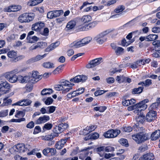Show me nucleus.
<instances>
[{
  "mask_svg": "<svg viewBox=\"0 0 160 160\" xmlns=\"http://www.w3.org/2000/svg\"><path fill=\"white\" fill-rule=\"evenodd\" d=\"M110 32V31L108 30L103 31L96 36L93 40L98 44H101L106 41V38L105 36Z\"/></svg>",
  "mask_w": 160,
  "mask_h": 160,
  "instance_id": "1",
  "label": "nucleus"
},
{
  "mask_svg": "<svg viewBox=\"0 0 160 160\" xmlns=\"http://www.w3.org/2000/svg\"><path fill=\"white\" fill-rule=\"evenodd\" d=\"M132 139L137 143H139L147 140L148 139L147 134L140 132L136 135H132Z\"/></svg>",
  "mask_w": 160,
  "mask_h": 160,
  "instance_id": "2",
  "label": "nucleus"
},
{
  "mask_svg": "<svg viewBox=\"0 0 160 160\" xmlns=\"http://www.w3.org/2000/svg\"><path fill=\"white\" fill-rule=\"evenodd\" d=\"M34 17V15L33 13L28 14L23 13L18 18L19 21L21 22H29L32 20Z\"/></svg>",
  "mask_w": 160,
  "mask_h": 160,
  "instance_id": "3",
  "label": "nucleus"
},
{
  "mask_svg": "<svg viewBox=\"0 0 160 160\" xmlns=\"http://www.w3.org/2000/svg\"><path fill=\"white\" fill-rule=\"evenodd\" d=\"M120 133V131L118 129H111L105 132L103 136L106 138H112L116 137Z\"/></svg>",
  "mask_w": 160,
  "mask_h": 160,
  "instance_id": "4",
  "label": "nucleus"
},
{
  "mask_svg": "<svg viewBox=\"0 0 160 160\" xmlns=\"http://www.w3.org/2000/svg\"><path fill=\"white\" fill-rule=\"evenodd\" d=\"M22 8L21 5H12L4 8L3 10L6 12H16L21 10Z\"/></svg>",
  "mask_w": 160,
  "mask_h": 160,
  "instance_id": "5",
  "label": "nucleus"
},
{
  "mask_svg": "<svg viewBox=\"0 0 160 160\" xmlns=\"http://www.w3.org/2000/svg\"><path fill=\"white\" fill-rule=\"evenodd\" d=\"M42 78V76L40 75L37 71L32 72V77L30 78V82L32 83L36 82Z\"/></svg>",
  "mask_w": 160,
  "mask_h": 160,
  "instance_id": "6",
  "label": "nucleus"
},
{
  "mask_svg": "<svg viewBox=\"0 0 160 160\" xmlns=\"http://www.w3.org/2000/svg\"><path fill=\"white\" fill-rule=\"evenodd\" d=\"M102 62V58H97L90 61L86 67L88 68H92L99 65Z\"/></svg>",
  "mask_w": 160,
  "mask_h": 160,
  "instance_id": "7",
  "label": "nucleus"
},
{
  "mask_svg": "<svg viewBox=\"0 0 160 160\" xmlns=\"http://www.w3.org/2000/svg\"><path fill=\"white\" fill-rule=\"evenodd\" d=\"M138 115L136 116V120L138 123L136 124L135 125L137 128H139V125L142 124V122H143L144 119V115L143 114V113L141 112V111L139 112L138 113H135Z\"/></svg>",
  "mask_w": 160,
  "mask_h": 160,
  "instance_id": "8",
  "label": "nucleus"
},
{
  "mask_svg": "<svg viewBox=\"0 0 160 160\" xmlns=\"http://www.w3.org/2000/svg\"><path fill=\"white\" fill-rule=\"evenodd\" d=\"M148 102V99H145L142 101L138 103V106L139 108V109L136 110L134 111V113H137L146 109L147 108V105L145 104L146 103Z\"/></svg>",
  "mask_w": 160,
  "mask_h": 160,
  "instance_id": "9",
  "label": "nucleus"
},
{
  "mask_svg": "<svg viewBox=\"0 0 160 160\" xmlns=\"http://www.w3.org/2000/svg\"><path fill=\"white\" fill-rule=\"evenodd\" d=\"M87 77L83 75H78L73 78H71L70 81L71 82L74 83H78L80 82L85 81L87 79Z\"/></svg>",
  "mask_w": 160,
  "mask_h": 160,
  "instance_id": "10",
  "label": "nucleus"
},
{
  "mask_svg": "<svg viewBox=\"0 0 160 160\" xmlns=\"http://www.w3.org/2000/svg\"><path fill=\"white\" fill-rule=\"evenodd\" d=\"M44 23L41 22H38L32 25V29L37 32H40L44 27Z\"/></svg>",
  "mask_w": 160,
  "mask_h": 160,
  "instance_id": "11",
  "label": "nucleus"
},
{
  "mask_svg": "<svg viewBox=\"0 0 160 160\" xmlns=\"http://www.w3.org/2000/svg\"><path fill=\"white\" fill-rule=\"evenodd\" d=\"M20 72V70L18 68H15L11 71L6 72L4 74L3 76L8 80L13 74H17Z\"/></svg>",
  "mask_w": 160,
  "mask_h": 160,
  "instance_id": "12",
  "label": "nucleus"
},
{
  "mask_svg": "<svg viewBox=\"0 0 160 160\" xmlns=\"http://www.w3.org/2000/svg\"><path fill=\"white\" fill-rule=\"evenodd\" d=\"M146 116V119L148 122H151L155 119L156 116V112L152 110H150Z\"/></svg>",
  "mask_w": 160,
  "mask_h": 160,
  "instance_id": "13",
  "label": "nucleus"
},
{
  "mask_svg": "<svg viewBox=\"0 0 160 160\" xmlns=\"http://www.w3.org/2000/svg\"><path fill=\"white\" fill-rule=\"evenodd\" d=\"M11 149L16 152H25V146L23 143H19L14 146Z\"/></svg>",
  "mask_w": 160,
  "mask_h": 160,
  "instance_id": "14",
  "label": "nucleus"
},
{
  "mask_svg": "<svg viewBox=\"0 0 160 160\" xmlns=\"http://www.w3.org/2000/svg\"><path fill=\"white\" fill-rule=\"evenodd\" d=\"M96 125H91L90 126H87L85 129L81 131L80 132L81 134H83L84 135H86L91 132L93 131L97 128Z\"/></svg>",
  "mask_w": 160,
  "mask_h": 160,
  "instance_id": "15",
  "label": "nucleus"
},
{
  "mask_svg": "<svg viewBox=\"0 0 160 160\" xmlns=\"http://www.w3.org/2000/svg\"><path fill=\"white\" fill-rule=\"evenodd\" d=\"M50 119V117L48 116L43 115L42 117H39L38 119L35 122L37 124H40L44 123Z\"/></svg>",
  "mask_w": 160,
  "mask_h": 160,
  "instance_id": "16",
  "label": "nucleus"
},
{
  "mask_svg": "<svg viewBox=\"0 0 160 160\" xmlns=\"http://www.w3.org/2000/svg\"><path fill=\"white\" fill-rule=\"evenodd\" d=\"M93 28L91 23L88 24H83L78 26V29L80 31H85L90 30Z\"/></svg>",
  "mask_w": 160,
  "mask_h": 160,
  "instance_id": "17",
  "label": "nucleus"
},
{
  "mask_svg": "<svg viewBox=\"0 0 160 160\" xmlns=\"http://www.w3.org/2000/svg\"><path fill=\"white\" fill-rule=\"evenodd\" d=\"M47 54L45 53L43 55H38L35 57L31 58L29 60V62L31 63H33L38 61L41 60L42 59L46 57Z\"/></svg>",
  "mask_w": 160,
  "mask_h": 160,
  "instance_id": "18",
  "label": "nucleus"
},
{
  "mask_svg": "<svg viewBox=\"0 0 160 160\" xmlns=\"http://www.w3.org/2000/svg\"><path fill=\"white\" fill-rule=\"evenodd\" d=\"M60 44V42H57L52 43L45 49V52H49L52 50L57 47Z\"/></svg>",
  "mask_w": 160,
  "mask_h": 160,
  "instance_id": "19",
  "label": "nucleus"
},
{
  "mask_svg": "<svg viewBox=\"0 0 160 160\" xmlns=\"http://www.w3.org/2000/svg\"><path fill=\"white\" fill-rule=\"evenodd\" d=\"M80 21L84 24L87 23L91 21L92 17L89 15H84L80 18Z\"/></svg>",
  "mask_w": 160,
  "mask_h": 160,
  "instance_id": "20",
  "label": "nucleus"
},
{
  "mask_svg": "<svg viewBox=\"0 0 160 160\" xmlns=\"http://www.w3.org/2000/svg\"><path fill=\"white\" fill-rule=\"evenodd\" d=\"M8 58L12 59L13 62H16V59L17 58V52L14 51H11L7 53Z\"/></svg>",
  "mask_w": 160,
  "mask_h": 160,
  "instance_id": "21",
  "label": "nucleus"
},
{
  "mask_svg": "<svg viewBox=\"0 0 160 160\" xmlns=\"http://www.w3.org/2000/svg\"><path fill=\"white\" fill-rule=\"evenodd\" d=\"M67 139H62L60 141L58 142L55 145V148L58 149H60L62 148L66 142Z\"/></svg>",
  "mask_w": 160,
  "mask_h": 160,
  "instance_id": "22",
  "label": "nucleus"
},
{
  "mask_svg": "<svg viewBox=\"0 0 160 160\" xmlns=\"http://www.w3.org/2000/svg\"><path fill=\"white\" fill-rule=\"evenodd\" d=\"M91 148L88 147V148H85L84 149L82 150V152L80 154L79 156V158L81 159H83L85 157L88 156L89 153V152L88 150L91 149Z\"/></svg>",
  "mask_w": 160,
  "mask_h": 160,
  "instance_id": "23",
  "label": "nucleus"
},
{
  "mask_svg": "<svg viewBox=\"0 0 160 160\" xmlns=\"http://www.w3.org/2000/svg\"><path fill=\"white\" fill-rule=\"evenodd\" d=\"M84 88H80L72 92L73 98L78 96L83 93L84 91Z\"/></svg>",
  "mask_w": 160,
  "mask_h": 160,
  "instance_id": "24",
  "label": "nucleus"
},
{
  "mask_svg": "<svg viewBox=\"0 0 160 160\" xmlns=\"http://www.w3.org/2000/svg\"><path fill=\"white\" fill-rule=\"evenodd\" d=\"M154 156L152 153H148L144 154L139 160H153Z\"/></svg>",
  "mask_w": 160,
  "mask_h": 160,
  "instance_id": "25",
  "label": "nucleus"
},
{
  "mask_svg": "<svg viewBox=\"0 0 160 160\" xmlns=\"http://www.w3.org/2000/svg\"><path fill=\"white\" fill-rule=\"evenodd\" d=\"M160 137V130H156L151 135V138L152 140H155Z\"/></svg>",
  "mask_w": 160,
  "mask_h": 160,
  "instance_id": "26",
  "label": "nucleus"
},
{
  "mask_svg": "<svg viewBox=\"0 0 160 160\" xmlns=\"http://www.w3.org/2000/svg\"><path fill=\"white\" fill-rule=\"evenodd\" d=\"M39 38L36 36H33L32 37L27 36V40L28 43H33L38 41Z\"/></svg>",
  "mask_w": 160,
  "mask_h": 160,
  "instance_id": "27",
  "label": "nucleus"
},
{
  "mask_svg": "<svg viewBox=\"0 0 160 160\" xmlns=\"http://www.w3.org/2000/svg\"><path fill=\"white\" fill-rule=\"evenodd\" d=\"M53 92V91L51 88H44L42 90L41 94L42 96L49 95Z\"/></svg>",
  "mask_w": 160,
  "mask_h": 160,
  "instance_id": "28",
  "label": "nucleus"
},
{
  "mask_svg": "<svg viewBox=\"0 0 160 160\" xmlns=\"http://www.w3.org/2000/svg\"><path fill=\"white\" fill-rule=\"evenodd\" d=\"M42 66L44 68L48 69L53 68H55L54 64L50 62H44L42 64Z\"/></svg>",
  "mask_w": 160,
  "mask_h": 160,
  "instance_id": "29",
  "label": "nucleus"
},
{
  "mask_svg": "<svg viewBox=\"0 0 160 160\" xmlns=\"http://www.w3.org/2000/svg\"><path fill=\"white\" fill-rule=\"evenodd\" d=\"M30 77L29 76H25L23 77L22 76H19L18 78V80L19 82L22 83H26L28 82H30Z\"/></svg>",
  "mask_w": 160,
  "mask_h": 160,
  "instance_id": "30",
  "label": "nucleus"
},
{
  "mask_svg": "<svg viewBox=\"0 0 160 160\" xmlns=\"http://www.w3.org/2000/svg\"><path fill=\"white\" fill-rule=\"evenodd\" d=\"M62 132V130L61 129V128L58 125V126H56L53 129L54 133L53 134L55 137H57L60 133Z\"/></svg>",
  "mask_w": 160,
  "mask_h": 160,
  "instance_id": "31",
  "label": "nucleus"
},
{
  "mask_svg": "<svg viewBox=\"0 0 160 160\" xmlns=\"http://www.w3.org/2000/svg\"><path fill=\"white\" fill-rule=\"evenodd\" d=\"M84 46L82 40L76 42L75 41L70 44V47H74L75 48H78Z\"/></svg>",
  "mask_w": 160,
  "mask_h": 160,
  "instance_id": "32",
  "label": "nucleus"
},
{
  "mask_svg": "<svg viewBox=\"0 0 160 160\" xmlns=\"http://www.w3.org/2000/svg\"><path fill=\"white\" fill-rule=\"evenodd\" d=\"M76 25V22L74 20H71L67 24L66 28L68 30H71L75 27Z\"/></svg>",
  "mask_w": 160,
  "mask_h": 160,
  "instance_id": "33",
  "label": "nucleus"
},
{
  "mask_svg": "<svg viewBox=\"0 0 160 160\" xmlns=\"http://www.w3.org/2000/svg\"><path fill=\"white\" fill-rule=\"evenodd\" d=\"M111 46L112 48L115 50L117 55H119L123 52L124 49L122 48L121 47L113 46L112 44Z\"/></svg>",
  "mask_w": 160,
  "mask_h": 160,
  "instance_id": "34",
  "label": "nucleus"
},
{
  "mask_svg": "<svg viewBox=\"0 0 160 160\" xmlns=\"http://www.w3.org/2000/svg\"><path fill=\"white\" fill-rule=\"evenodd\" d=\"M99 138V134L97 133H91L87 137H86L85 140H87L88 139H96Z\"/></svg>",
  "mask_w": 160,
  "mask_h": 160,
  "instance_id": "35",
  "label": "nucleus"
},
{
  "mask_svg": "<svg viewBox=\"0 0 160 160\" xmlns=\"http://www.w3.org/2000/svg\"><path fill=\"white\" fill-rule=\"evenodd\" d=\"M60 84H61L62 86L68 87L70 86V85L74 86V84L73 83H71L69 81L65 80H62L60 82Z\"/></svg>",
  "mask_w": 160,
  "mask_h": 160,
  "instance_id": "36",
  "label": "nucleus"
},
{
  "mask_svg": "<svg viewBox=\"0 0 160 160\" xmlns=\"http://www.w3.org/2000/svg\"><path fill=\"white\" fill-rule=\"evenodd\" d=\"M158 38V36L156 34H150L146 37L147 41H153L157 39Z\"/></svg>",
  "mask_w": 160,
  "mask_h": 160,
  "instance_id": "37",
  "label": "nucleus"
},
{
  "mask_svg": "<svg viewBox=\"0 0 160 160\" xmlns=\"http://www.w3.org/2000/svg\"><path fill=\"white\" fill-rule=\"evenodd\" d=\"M143 89V87H140L137 88H134L132 90V93L133 94H138L141 93Z\"/></svg>",
  "mask_w": 160,
  "mask_h": 160,
  "instance_id": "38",
  "label": "nucleus"
},
{
  "mask_svg": "<svg viewBox=\"0 0 160 160\" xmlns=\"http://www.w3.org/2000/svg\"><path fill=\"white\" fill-rule=\"evenodd\" d=\"M3 101V103L1 105L2 107L9 105H11L12 102L11 99H7L6 98H4Z\"/></svg>",
  "mask_w": 160,
  "mask_h": 160,
  "instance_id": "39",
  "label": "nucleus"
},
{
  "mask_svg": "<svg viewBox=\"0 0 160 160\" xmlns=\"http://www.w3.org/2000/svg\"><path fill=\"white\" fill-rule=\"evenodd\" d=\"M0 83L2 89H8L10 87L9 84L7 81H2Z\"/></svg>",
  "mask_w": 160,
  "mask_h": 160,
  "instance_id": "40",
  "label": "nucleus"
},
{
  "mask_svg": "<svg viewBox=\"0 0 160 160\" xmlns=\"http://www.w3.org/2000/svg\"><path fill=\"white\" fill-rule=\"evenodd\" d=\"M42 101L46 105H48L51 104L52 103L53 100L51 97H48L47 99H42Z\"/></svg>",
  "mask_w": 160,
  "mask_h": 160,
  "instance_id": "41",
  "label": "nucleus"
},
{
  "mask_svg": "<svg viewBox=\"0 0 160 160\" xmlns=\"http://www.w3.org/2000/svg\"><path fill=\"white\" fill-rule=\"evenodd\" d=\"M18 79V76L16 75V74H14L11 77L9 78L8 80L10 82L14 83L16 82Z\"/></svg>",
  "mask_w": 160,
  "mask_h": 160,
  "instance_id": "42",
  "label": "nucleus"
},
{
  "mask_svg": "<svg viewBox=\"0 0 160 160\" xmlns=\"http://www.w3.org/2000/svg\"><path fill=\"white\" fill-rule=\"evenodd\" d=\"M92 40V38L90 37H86L82 40V42L84 46Z\"/></svg>",
  "mask_w": 160,
  "mask_h": 160,
  "instance_id": "43",
  "label": "nucleus"
},
{
  "mask_svg": "<svg viewBox=\"0 0 160 160\" xmlns=\"http://www.w3.org/2000/svg\"><path fill=\"white\" fill-rule=\"evenodd\" d=\"M63 66V65H60L52 72V73L54 74H56L59 73L61 72L62 68Z\"/></svg>",
  "mask_w": 160,
  "mask_h": 160,
  "instance_id": "44",
  "label": "nucleus"
},
{
  "mask_svg": "<svg viewBox=\"0 0 160 160\" xmlns=\"http://www.w3.org/2000/svg\"><path fill=\"white\" fill-rule=\"evenodd\" d=\"M55 137L53 134L48 135L42 137V139L44 140H52Z\"/></svg>",
  "mask_w": 160,
  "mask_h": 160,
  "instance_id": "45",
  "label": "nucleus"
},
{
  "mask_svg": "<svg viewBox=\"0 0 160 160\" xmlns=\"http://www.w3.org/2000/svg\"><path fill=\"white\" fill-rule=\"evenodd\" d=\"M151 80L149 79H147L145 82H142L138 83V85L142 86H148L151 84Z\"/></svg>",
  "mask_w": 160,
  "mask_h": 160,
  "instance_id": "46",
  "label": "nucleus"
},
{
  "mask_svg": "<svg viewBox=\"0 0 160 160\" xmlns=\"http://www.w3.org/2000/svg\"><path fill=\"white\" fill-rule=\"evenodd\" d=\"M97 151L98 152V153L101 157L103 156L104 152L105 151V147H101L98 148H97Z\"/></svg>",
  "mask_w": 160,
  "mask_h": 160,
  "instance_id": "47",
  "label": "nucleus"
},
{
  "mask_svg": "<svg viewBox=\"0 0 160 160\" xmlns=\"http://www.w3.org/2000/svg\"><path fill=\"white\" fill-rule=\"evenodd\" d=\"M119 142L122 146H125L126 147L128 146V141L126 139L121 138L119 140Z\"/></svg>",
  "mask_w": 160,
  "mask_h": 160,
  "instance_id": "48",
  "label": "nucleus"
},
{
  "mask_svg": "<svg viewBox=\"0 0 160 160\" xmlns=\"http://www.w3.org/2000/svg\"><path fill=\"white\" fill-rule=\"evenodd\" d=\"M125 77L124 76H118L116 78V80L119 83L124 82Z\"/></svg>",
  "mask_w": 160,
  "mask_h": 160,
  "instance_id": "49",
  "label": "nucleus"
},
{
  "mask_svg": "<svg viewBox=\"0 0 160 160\" xmlns=\"http://www.w3.org/2000/svg\"><path fill=\"white\" fill-rule=\"evenodd\" d=\"M8 110L6 109L0 111V118H2L7 116L8 114Z\"/></svg>",
  "mask_w": 160,
  "mask_h": 160,
  "instance_id": "50",
  "label": "nucleus"
},
{
  "mask_svg": "<svg viewBox=\"0 0 160 160\" xmlns=\"http://www.w3.org/2000/svg\"><path fill=\"white\" fill-rule=\"evenodd\" d=\"M133 42V41H128L125 39H124L122 41V46H127Z\"/></svg>",
  "mask_w": 160,
  "mask_h": 160,
  "instance_id": "51",
  "label": "nucleus"
},
{
  "mask_svg": "<svg viewBox=\"0 0 160 160\" xmlns=\"http://www.w3.org/2000/svg\"><path fill=\"white\" fill-rule=\"evenodd\" d=\"M38 48H43L47 46V43L44 42H38L37 44Z\"/></svg>",
  "mask_w": 160,
  "mask_h": 160,
  "instance_id": "52",
  "label": "nucleus"
},
{
  "mask_svg": "<svg viewBox=\"0 0 160 160\" xmlns=\"http://www.w3.org/2000/svg\"><path fill=\"white\" fill-rule=\"evenodd\" d=\"M160 105L158 103H154L149 107V110H152V109H156L158 108Z\"/></svg>",
  "mask_w": 160,
  "mask_h": 160,
  "instance_id": "53",
  "label": "nucleus"
},
{
  "mask_svg": "<svg viewBox=\"0 0 160 160\" xmlns=\"http://www.w3.org/2000/svg\"><path fill=\"white\" fill-rule=\"evenodd\" d=\"M52 127V125L51 123H47L44 124L42 128L44 130H49Z\"/></svg>",
  "mask_w": 160,
  "mask_h": 160,
  "instance_id": "54",
  "label": "nucleus"
},
{
  "mask_svg": "<svg viewBox=\"0 0 160 160\" xmlns=\"http://www.w3.org/2000/svg\"><path fill=\"white\" fill-rule=\"evenodd\" d=\"M134 109H135L134 111V112L135 110L139 109V107L138 106V104H136L135 105H134V106H131L128 107V110L129 111H132Z\"/></svg>",
  "mask_w": 160,
  "mask_h": 160,
  "instance_id": "55",
  "label": "nucleus"
},
{
  "mask_svg": "<svg viewBox=\"0 0 160 160\" xmlns=\"http://www.w3.org/2000/svg\"><path fill=\"white\" fill-rule=\"evenodd\" d=\"M152 44L155 46V48H158L157 50H160V40L154 41L153 42Z\"/></svg>",
  "mask_w": 160,
  "mask_h": 160,
  "instance_id": "56",
  "label": "nucleus"
},
{
  "mask_svg": "<svg viewBox=\"0 0 160 160\" xmlns=\"http://www.w3.org/2000/svg\"><path fill=\"white\" fill-rule=\"evenodd\" d=\"M124 7L123 6H120L117 7L114 10L116 13L122 12L124 9Z\"/></svg>",
  "mask_w": 160,
  "mask_h": 160,
  "instance_id": "57",
  "label": "nucleus"
},
{
  "mask_svg": "<svg viewBox=\"0 0 160 160\" xmlns=\"http://www.w3.org/2000/svg\"><path fill=\"white\" fill-rule=\"evenodd\" d=\"M25 118H22L18 119H12L10 120V121L12 122H22L25 121Z\"/></svg>",
  "mask_w": 160,
  "mask_h": 160,
  "instance_id": "58",
  "label": "nucleus"
},
{
  "mask_svg": "<svg viewBox=\"0 0 160 160\" xmlns=\"http://www.w3.org/2000/svg\"><path fill=\"white\" fill-rule=\"evenodd\" d=\"M59 125L61 128V129L62 130V131L66 129L68 127V124L65 123H61L59 124Z\"/></svg>",
  "mask_w": 160,
  "mask_h": 160,
  "instance_id": "59",
  "label": "nucleus"
},
{
  "mask_svg": "<svg viewBox=\"0 0 160 160\" xmlns=\"http://www.w3.org/2000/svg\"><path fill=\"white\" fill-rule=\"evenodd\" d=\"M56 107L54 106L48 107L47 108L48 109V113H51L53 112L56 110Z\"/></svg>",
  "mask_w": 160,
  "mask_h": 160,
  "instance_id": "60",
  "label": "nucleus"
},
{
  "mask_svg": "<svg viewBox=\"0 0 160 160\" xmlns=\"http://www.w3.org/2000/svg\"><path fill=\"white\" fill-rule=\"evenodd\" d=\"M54 88L57 91H60L64 89L63 87H62L61 84H57L54 85Z\"/></svg>",
  "mask_w": 160,
  "mask_h": 160,
  "instance_id": "61",
  "label": "nucleus"
},
{
  "mask_svg": "<svg viewBox=\"0 0 160 160\" xmlns=\"http://www.w3.org/2000/svg\"><path fill=\"white\" fill-rule=\"evenodd\" d=\"M38 4L36 0H32L28 2V4L31 6H34Z\"/></svg>",
  "mask_w": 160,
  "mask_h": 160,
  "instance_id": "62",
  "label": "nucleus"
},
{
  "mask_svg": "<svg viewBox=\"0 0 160 160\" xmlns=\"http://www.w3.org/2000/svg\"><path fill=\"white\" fill-rule=\"evenodd\" d=\"M53 12L54 14V18H55L59 16L62 14V10H56L53 11Z\"/></svg>",
  "mask_w": 160,
  "mask_h": 160,
  "instance_id": "63",
  "label": "nucleus"
},
{
  "mask_svg": "<svg viewBox=\"0 0 160 160\" xmlns=\"http://www.w3.org/2000/svg\"><path fill=\"white\" fill-rule=\"evenodd\" d=\"M15 160H28L27 158H22L19 155H16L14 156Z\"/></svg>",
  "mask_w": 160,
  "mask_h": 160,
  "instance_id": "64",
  "label": "nucleus"
}]
</instances>
